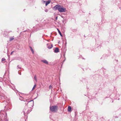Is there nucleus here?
<instances>
[{"label":"nucleus","instance_id":"5","mask_svg":"<svg viewBox=\"0 0 121 121\" xmlns=\"http://www.w3.org/2000/svg\"><path fill=\"white\" fill-rule=\"evenodd\" d=\"M23 111L24 113V115H25L26 113H28L30 111H28V109H26V108H25L23 109Z\"/></svg>","mask_w":121,"mask_h":121},{"label":"nucleus","instance_id":"13","mask_svg":"<svg viewBox=\"0 0 121 121\" xmlns=\"http://www.w3.org/2000/svg\"><path fill=\"white\" fill-rule=\"evenodd\" d=\"M14 36H13L11 37H10L9 38V41H11L12 40H13L14 39Z\"/></svg>","mask_w":121,"mask_h":121},{"label":"nucleus","instance_id":"9","mask_svg":"<svg viewBox=\"0 0 121 121\" xmlns=\"http://www.w3.org/2000/svg\"><path fill=\"white\" fill-rule=\"evenodd\" d=\"M59 49L57 48H56L54 50V52L55 53H57L59 52Z\"/></svg>","mask_w":121,"mask_h":121},{"label":"nucleus","instance_id":"26","mask_svg":"<svg viewBox=\"0 0 121 121\" xmlns=\"http://www.w3.org/2000/svg\"><path fill=\"white\" fill-rule=\"evenodd\" d=\"M47 46L48 45V44H47Z\"/></svg>","mask_w":121,"mask_h":121},{"label":"nucleus","instance_id":"19","mask_svg":"<svg viewBox=\"0 0 121 121\" xmlns=\"http://www.w3.org/2000/svg\"><path fill=\"white\" fill-rule=\"evenodd\" d=\"M36 84L34 86L32 90H33V89H34L35 88V87H36Z\"/></svg>","mask_w":121,"mask_h":121},{"label":"nucleus","instance_id":"24","mask_svg":"<svg viewBox=\"0 0 121 121\" xmlns=\"http://www.w3.org/2000/svg\"><path fill=\"white\" fill-rule=\"evenodd\" d=\"M18 73H19V74H20V75H21V73H19V72H18Z\"/></svg>","mask_w":121,"mask_h":121},{"label":"nucleus","instance_id":"23","mask_svg":"<svg viewBox=\"0 0 121 121\" xmlns=\"http://www.w3.org/2000/svg\"><path fill=\"white\" fill-rule=\"evenodd\" d=\"M18 66H19V65H18L17 66L18 68H19L20 69H21V67H18Z\"/></svg>","mask_w":121,"mask_h":121},{"label":"nucleus","instance_id":"16","mask_svg":"<svg viewBox=\"0 0 121 121\" xmlns=\"http://www.w3.org/2000/svg\"><path fill=\"white\" fill-rule=\"evenodd\" d=\"M30 48L31 51H32L33 53V54L34 53V51H33V49H32V48L31 47H30Z\"/></svg>","mask_w":121,"mask_h":121},{"label":"nucleus","instance_id":"10","mask_svg":"<svg viewBox=\"0 0 121 121\" xmlns=\"http://www.w3.org/2000/svg\"><path fill=\"white\" fill-rule=\"evenodd\" d=\"M50 1L49 0H48L47 1L46 3V5L47 6L50 3Z\"/></svg>","mask_w":121,"mask_h":121},{"label":"nucleus","instance_id":"20","mask_svg":"<svg viewBox=\"0 0 121 121\" xmlns=\"http://www.w3.org/2000/svg\"><path fill=\"white\" fill-rule=\"evenodd\" d=\"M52 86H51V85H50L49 86V89H51L52 88Z\"/></svg>","mask_w":121,"mask_h":121},{"label":"nucleus","instance_id":"11","mask_svg":"<svg viewBox=\"0 0 121 121\" xmlns=\"http://www.w3.org/2000/svg\"><path fill=\"white\" fill-rule=\"evenodd\" d=\"M71 107L69 106L68 107V112H70L71 111Z\"/></svg>","mask_w":121,"mask_h":121},{"label":"nucleus","instance_id":"8","mask_svg":"<svg viewBox=\"0 0 121 121\" xmlns=\"http://www.w3.org/2000/svg\"><path fill=\"white\" fill-rule=\"evenodd\" d=\"M41 61L43 62V63L46 64H48V61L46 60H41Z\"/></svg>","mask_w":121,"mask_h":121},{"label":"nucleus","instance_id":"2","mask_svg":"<svg viewBox=\"0 0 121 121\" xmlns=\"http://www.w3.org/2000/svg\"><path fill=\"white\" fill-rule=\"evenodd\" d=\"M58 107L56 106H50V110L52 112H56L57 110Z\"/></svg>","mask_w":121,"mask_h":121},{"label":"nucleus","instance_id":"25","mask_svg":"<svg viewBox=\"0 0 121 121\" xmlns=\"http://www.w3.org/2000/svg\"><path fill=\"white\" fill-rule=\"evenodd\" d=\"M57 17H56V19L57 20Z\"/></svg>","mask_w":121,"mask_h":121},{"label":"nucleus","instance_id":"22","mask_svg":"<svg viewBox=\"0 0 121 121\" xmlns=\"http://www.w3.org/2000/svg\"><path fill=\"white\" fill-rule=\"evenodd\" d=\"M14 51H13L12 52L11 54H10L11 55H12V54L14 52Z\"/></svg>","mask_w":121,"mask_h":121},{"label":"nucleus","instance_id":"7","mask_svg":"<svg viewBox=\"0 0 121 121\" xmlns=\"http://www.w3.org/2000/svg\"><path fill=\"white\" fill-rule=\"evenodd\" d=\"M29 102H30L29 104H31V106H29V107L30 108L31 107H32L34 105V102L32 100H31L30 101H29Z\"/></svg>","mask_w":121,"mask_h":121},{"label":"nucleus","instance_id":"15","mask_svg":"<svg viewBox=\"0 0 121 121\" xmlns=\"http://www.w3.org/2000/svg\"><path fill=\"white\" fill-rule=\"evenodd\" d=\"M34 79L36 82H37V78L36 75H35V76L34 77Z\"/></svg>","mask_w":121,"mask_h":121},{"label":"nucleus","instance_id":"1","mask_svg":"<svg viewBox=\"0 0 121 121\" xmlns=\"http://www.w3.org/2000/svg\"><path fill=\"white\" fill-rule=\"evenodd\" d=\"M0 119L2 120H3L4 118L3 117H4V121H8V119H6V113L3 110H1L0 111Z\"/></svg>","mask_w":121,"mask_h":121},{"label":"nucleus","instance_id":"4","mask_svg":"<svg viewBox=\"0 0 121 121\" xmlns=\"http://www.w3.org/2000/svg\"><path fill=\"white\" fill-rule=\"evenodd\" d=\"M0 97L3 99H5V100H7V97L4 94H1L0 95Z\"/></svg>","mask_w":121,"mask_h":121},{"label":"nucleus","instance_id":"3","mask_svg":"<svg viewBox=\"0 0 121 121\" xmlns=\"http://www.w3.org/2000/svg\"><path fill=\"white\" fill-rule=\"evenodd\" d=\"M58 11L60 12H64L66 11V9L65 8L60 6V8H59Z\"/></svg>","mask_w":121,"mask_h":121},{"label":"nucleus","instance_id":"14","mask_svg":"<svg viewBox=\"0 0 121 121\" xmlns=\"http://www.w3.org/2000/svg\"><path fill=\"white\" fill-rule=\"evenodd\" d=\"M53 47V46L52 45V44H51V46H47V48H48L50 49H51L52 48V47Z\"/></svg>","mask_w":121,"mask_h":121},{"label":"nucleus","instance_id":"21","mask_svg":"<svg viewBox=\"0 0 121 121\" xmlns=\"http://www.w3.org/2000/svg\"><path fill=\"white\" fill-rule=\"evenodd\" d=\"M45 11L46 12H47L48 11V10L47 9H45Z\"/></svg>","mask_w":121,"mask_h":121},{"label":"nucleus","instance_id":"6","mask_svg":"<svg viewBox=\"0 0 121 121\" xmlns=\"http://www.w3.org/2000/svg\"><path fill=\"white\" fill-rule=\"evenodd\" d=\"M60 5L59 4L56 5L53 8V9L55 10H59V8H60Z\"/></svg>","mask_w":121,"mask_h":121},{"label":"nucleus","instance_id":"12","mask_svg":"<svg viewBox=\"0 0 121 121\" xmlns=\"http://www.w3.org/2000/svg\"><path fill=\"white\" fill-rule=\"evenodd\" d=\"M57 30L58 31V32L59 33V34H60V35L62 37V35L61 32H60V30L58 29H57Z\"/></svg>","mask_w":121,"mask_h":121},{"label":"nucleus","instance_id":"17","mask_svg":"<svg viewBox=\"0 0 121 121\" xmlns=\"http://www.w3.org/2000/svg\"><path fill=\"white\" fill-rule=\"evenodd\" d=\"M5 59L4 58H2V62H3V61H5Z\"/></svg>","mask_w":121,"mask_h":121},{"label":"nucleus","instance_id":"18","mask_svg":"<svg viewBox=\"0 0 121 121\" xmlns=\"http://www.w3.org/2000/svg\"><path fill=\"white\" fill-rule=\"evenodd\" d=\"M22 97H20V98H19V99H20L22 101L23 100L24 101H25L24 100H23V99H22Z\"/></svg>","mask_w":121,"mask_h":121}]
</instances>
